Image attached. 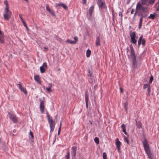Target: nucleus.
<instances>
[{
    "mask_svg": "<svg viewBox=\"0 0 159 159\" xmlns=\"http://www.w3.org/2000/svg\"><path fill=\"white\" fill-rule=\"evenodd\" d=\"M143 144L145 150L150 159H152V156L150 152L148 145L147 141L145 140L143 142Z\"/></svg>",
    "mask_w": 159,
    "mask_h": 159,
    "instance_id": "obj_1",
    "label": "nucleus"
},
{
    "mask_svg": "<svg viewBox=\"0 0 159 159\" xmlns=\"http://www.w3.org/2000/svg\"><path fill=\"white\" fill-rule=\"evenodd\" d=\"M12 13L9 10V8L5 9L4 13L3 14L4 19L7 20H8L11 18Z\"/></svg>",
    "mask_w": 159,
    "mask_h": 159,
    "instance_id": "obj_2",
    "label": "nucleus"
},
{
    "mask_svg": "<svg viewBox=\"0 0 159 159\" xmlns=\"http://www.w3.org/2000/svg\"><path fill=\"white\" fill-rule=\"evenodd\" d=\"M48 119L50 125V131L53 132L55 125V122L53 121L52 118H50L49 115H48Z\"/></svg>",
    "mask_w": 159,
    "mask_h": 159,
    "instance_id": "obj_3",
    "label": "nucleus"
},
{
    "mask_svg": "<svg viewBox=\"0 0 159 159\" xmlns=\"http://www.w3.org/2000/svg\"><path fill=\"white\" fill-rule=\"evenodd\" d=\"M130 36L131 38V42L136 45L137 41L135 39L136 32H134L130 34Z\"/></svg>",
    "mask_w": 159,
    "mask_h": 159,
    "instance_id": "obj_4",
    "label": "nucleus"
},
{
    "mask_svg": "<svg viewBox=\"0 0 159 159\" xmlns=\"http://www.w3.org/2000/svg\"><path fill=\"white\" fill-rule=\"evenodd\" d=\"M47 68V64L46 62H44L43 65L40 67V69L41 73H43L45 71V69Z\"/></svg>",
    "mask_w": 159,
    "mask_h": 159,
    "instance_id": "obj_5",
    "label": "nucleus"
},
{
    "mask_svg": "<svg viewBox=\"0 0 159 159\" xmlns=\"http://www.w3.org/2000/svg\"><path fill=\"white\" fill-rule=\"evenodd\" d=\"M132 66L134 69H136L138 68L136 58L132 59Z\"/></svg>",
    "mask_w": 159,
    "mask_h": 159,
    "instance_id": "obj_6",
    "label": "nucleus"
},
{
    "mask_svg": "<svg viewBox=\"0 0 159 159\" xmlns=\"http://www.w3.org/2000/svg\"><path fill=\"white\" fill-rule=\"evenodd\" d=\"M55 7L56 8H59L60 7H62L65 10H66L67 8V7L66 5L63 3H58L56 5Z\"/></svg>",
    "mask_w": 159,
    "mask_h": 159,
    "instance_id": "obj_7",
    "label": "nucleus"
},
{
    "mask_svg": "<svg viewBox=\"0 0 159 159\" xmlns=\"http://www.w3.org/2000/svg\"><path fill=\"white\" fill-rule=\"evenodd\" d=\"M9 115L10 116V119L14 123H16L17 121V118L14 115L11 114V113H9Z\"/></svg>",
    "mask_w": 159,
    "mask_h": 159,
    "instance_id": "obj_8",
    "label": "nucleus"
},
{
    "mask_svg": "<svg viewBox=\"0 0 159 159\" xmlns=\"http://www.w3.org/2000/svg\"><path fill=\"white\" fill-rule=\"evenodd\" d=\"M130 56L132 59L134 58H136V56L135 55V54L134 52V51L133 48L132 46H131L130 48Z\"/></svg>",
    "mask_w": 159,
    "mask_h": 159,
    "instance_id": "obj_9",
    "label": "nucleus"
},
{
    "mask_svg": "<svg viewBox=\"0 0 159 159\" xmlns=\"http://www.w3.org/2000/svg\"><path fill=\"white\" fill-rule=\"evenodd\" d=\"M77 147L76 146H73L72 148L71 154L72 156L75 157L76 155Z\"/></svg>",
    "mask_w": 159,
    "mask_h": 159,
    "instance_id": "obj_10",
    "label": "nucleus"
},
{
    "mask_svg": "<svg viewBox=\"0 0 159 159\" xmlns=\"http://www.w3.org/2000/svg\"><path fill=\"white\" fill-rule=\"evenodd\" d=\"M116 145L118 149V151L119 152L120 149V146L121 144V143L119 140L118 139H116Z\"/></svg>",
    "mask_w": 159,
    "mask_h": 159,
    "instance_id": "obj_11",
    "label": "nucleus"
},
{
    "mask_svg": "<svg viewBox=\"0 0 159 159\" xmlns=\"http://www.w3.org/2000/svg\"><path fill=\"white\" fill-rule=\"evenodd\" d=\"M97 3L99 8H103V6L105 4V2L102 0H98Z\"/></svg>",
    "mask_w": 159,
    "mask_h": 159,
    "instance_id": "obj_12",
    "label": "nucleus"
},
{
    "mask_svg": "<svg viewBox=\"0 0 159 159\" xmlns=\"http://www.w3.org/2000/svg\"><path fill=\"white\" fill-rule=\"evenodd\" d=\"M4 43V38L3 34L2 31H0V43Z\"/></svg>",
    "mask_w": 159,
    "mask_h": 159,
    "instance_id": "obj_13",
    "label": "nucleus"
},
{
    "mask_svg": "<svg viewBox=\"0 0 159 159\" xmlns=\"http://www.w3.org/2000/svg\"><path fill=\"white\" fill-rule=\"evenodd\" d=\"M136 10H142L143 9V7L139 2H138L136 6Z\"/></svg>",
    "mask_w": 159,
    "mask_h": 159,
    "instance_id": "obj_14",
    "label": "nucleus"
},
{
    "mask_svg": "<svg viewBox=\"0 0 159 159\" xmlns=\"http://www.w3.org/2000/svg\"><path fill=\"white\" fill-rule=\"evenodd\" d=\"M19 85V87L20 89L21 90V91H23L24 93L25 94H27V91L26 90L24 89L22 86L21 85L20 83H19V84H18Z\"/></svg>",
    "mask_w": 159,
    "mask_h": 159,
    "instance_id": "obj_15",
    "label": "nucleus"
},
{
    "mask_svg": "<svg viewBox=\"0 0 159 159\" xmlns=\"http://www.w3.org/2000/svg\"><path fill=\"white\" fill-rule=\"evenodd\" d=\"M40 110L42 112H43L44 111V103L43 101L41 102L40 103Z\"/></svg>",
    "mask_w": 159,
    "mask_h": 159,
    "instance_id": "obj_16",
    "label": "nucleus"
},
{
    "mask_svg": "<svg viewBox=\"0 0 159 159\" xmlns=\"http://www.w3.org/2000/svg\"><path fill=\"white\" fill-rule=\"evenodd\" d=\"M49 86L48 87H47L46 88V90L48 93H50L52 91L51 88L52 86V84L51 83H50L49 84Z\"/></svg>",
    "mask_w": 159,
    "mask_h": 159,
    "instance_id": "obj_17",
    "label": "nucleus"
},
{
    "mask_svg": "<svg viewBox=\"0 0 159 159\" xmlns=\"http://www.w3.org/2000/svg\"><path fill=\"white\" fill-rule=\"evenodd\" d=\"M85 102L86 104V106L87 108H88V102L89 101V96L87 93H85Z\"/></svg>",
    "mask_w": 159,
    "mask_h": 159,
    "instance_id": "obj_18",
    "label": "nucleus"
},
{
    "mask_svg": "<svg viewBox=\"0 0 159 159\" xmlns=\"http://www.w3.org/2000/svg\"><path fill=\"white\" fill-rule=\"evenodd\" d=\"M96 44L97 46H99L100 45V39L99 37L98 36L96 38Z\"/></svg>",
    "mask_w": 159,
    "mask_h": 159,
    "instance_id": "obj_19",
    "label": "nucleus"
},
{
    "mask_svg": "<svg viewBox=\"0 0 159 159\" xmlns=\"http://www.w3.org/2000/svg\"><path fill=\"white\" fill-rule=\"evenodd\" d=\"M94 7L93 6H92L89 9V14L90 16H91L92 15V12L94 11Z\"/></svg>",
    "mask_w": 159,
    "mask_h": 159,
    "instance_id": "obj_20",
    "label": "nucleus"
},
{
    "mask_svg": "<svg viewBox=\"0 0 159 159\" xmlns=\"http://www.w3.org/2000/svg\"><path fill=\"white\" fill-rule=\"evenodd\" d=\"M136 125L137 127L139 128H141L142 126V123L140 121H136Z\"/></svg>",
    "mask_w": 159,
    "mask_h": 159,
    "instance_id": "obj_21",
    "label": "nucleus"
},
{
    "mask_svg": "<svg viewBox=\"0 0 159 159\" xmlns=\"http://www.w3.org/2000/svg\"><path fill=\"white\" fill-rule=\"evenodd\" d=\"M143 16H142L140 18V20H139V29H140L142 25V21H143Z\"/></svg>",
    "mask_w": 159,
    "mask_h": 159,
    "instance_id": "obj_22",
    "label": "nucleus"
},
{
    "mask_svg": "<svg viewBox=\"0 0 159 159\" xmlns=\"http://www.w3.org/2000/svg\"><path fill=\"white\" fill-rule=\"evenodd\" d=\"M34 79L38 83H39L40 82V77L39 75H36L34 76Z\"/></svg>",
    "mask_w": 159,
    "mask_h": 159,
    "instance_id": "obj_23",
    "label": "nucleus"
},
{
    "mask_svg": "<svg viewBox=\"0 0 159 159\" xmlns=\"http://www.w3.org/2000/svg\"><path fill=\"white\" fill-rule=\"evenodd\" d=\"M128 103L127 102L124 103V107L125 108V110L126 112L127 111Z\"/></svg>",
    "mask_w": 159,
    "mask_h": 159,
    "instance_id": "obj_24",
    "label": "nucleus"
},
{
    "mask_svg": "<svg viewBox=\"0 0 159 159\" xmlns=\"http://www.w3.org/2000/svg\"><path fill=\"white\" fill-rule=\"evenodd\" d=\"M143 35H141L139 38V39L138 41V47H139L140 45V44L141 43V41L142 40V39L143 38Z\"/></svg>",
    "mask_w": 159,
    "mask_h": 159,
    "instance_id": "obj_25",
    "label": "nucleus"
},
{
    "mask_svg": "<svg viewBox=\"0 0 159 159\" xmlns=\"http://www.w3.org/2000/svg\"><path fill=\"white\" fill-rule=\"evenodd\" d=\"M4 3L6 5L5 9H8L9 8L8 3L7 1L5 0L4 2Z\"/></svg>",
    "mask_w": 159,
    "mask_h": 159,
    "instance_id": "obj_26",
    "label": "nucleus"
},
{
    "mask_svg": "<svg viewBox=\"0 0 159 159\" xmlns=\"http://www.w3.org/2000/svg\"><path fill=\"white\" fill-rule=\"evenodd\" d=\"M66 159H70V152L68 150L67 152V155L65 156Z\"/></svg>",
    "mask_w": 159,
    "mask_h": 159,
    "instance_id": "obj_27",
    "label": "nucleus"
},
{
    "mask_svg": "<svg viewBox=\"0 0 159 159\" xmlns=\"http://www.w3.org/2000/svg\"><path fill=\"white\" fill-rule=\"evenodd\" d=\"M91 54V51L89 49H88L86 51V56L89 57L90 56Z\"/></svg>",
    "mask_w": 159,
    "mask_h": 159,
    "instance_id": "obj_28",
    "label": "nucleus"
},
{
    "mask_svg": "<svg viewBox=\"0 0 159 159\" xmlns=\"http://www.w3.org/2000/svg\"><path fill=\"white\" fill-rule=\"evenodd\" d=\"M52 16H55L56 15L55 14L54 11L52 10H50L49 11H48Z\"/></svg>",
    "mask_w": 159,
    "mask_h": 159,
    "instance_id": "obj_29",
    "label": "nucleus"
},
{
    "mask_svg": "<svg viewBox=\"0 0 159 159\" xmlns=\"http://www.w3.org/2000/svg\"><path fill=\"white\" fill-rule=\"evenodd\" d=\"M66 42L70 43V44H75V42H74V41H73L71 40H70L69 39H67L66 40Z\"/></svg>",
    "mask_w": 159,
    "mask_h": 159,
    "instance_id": "obj_30",
    "label": "nucleus"
},
{
    "mask_svg": "<svg viewBox=\"0 0 159 159\" xmlns=\"http://www.w3.org/2000/svg\"><path fill=\"white\" fill-rule=\"evenodd\" d=\"M150 86V85L149 84H144L143 86V89H145L146 88H148Z\"/></svg>",
    "mask_w": 159,
    "mask_h": 159,
    "instance_id": "obj_31",
    "label": "nucleus"
},
{
    "mask_svg": "<svg viewBox=\"0 0 159 159\" xmlns=\"http://www.w3.org/2000/svg\"><path fill=\"white\" fill-rule=\"evenodd\" d=\"M62 123V120H61V121H60V126L59 128V130H58V135L60 134V133L61 132V130Z\"/></svg>",
    "mask_w": 159,
    "mask_h": 159,
    "instance_id": "obj_32",
    "label": "nucleus"
},
{
    "mask_svg": "<svg viewBox=\"0 0 159 159\" xmlns=\"http://www.w3.org/2000/svg\"><path fill=\"white\" fill-rule=\"evenodd\" d=\"M148 18L154 20L155 18V15L154 14H151Z\"/></svg>",
    "mask_w": 159,
    "mask_h": 159,
    "instance_id": "obj_33",
    "label": "nucleus"
},
{
    "mask_svg": "<svg viewBox=\"0 0 159 159\" xmlns=\"http://www.w3.org/2000/svg\"><path fill=\"white\" fill-rule=\"evenodd\" d=\"M146 41L145 39H142L141 41L142 44L143 46H144L145 44Z\"/></svg>",
    "mask_w": 159,
    "mask_h": 159,
    "instance_id": "obj_34",
    "label": "nucleus"
},
{
    "mask_svg": "<svg viewBox=\"0 0 159 159\" xmlns=\"http://www.w3.org/2000/svg\"><path fill=\"white\" fill-rule=\"evenodd\" d=\"M94 141L97 144H98L99 143V139L97 137H96L95 138Z\"/></svg>",
    "mask_w": 159,
    "mask_h": 159,
    "instance_id": "obj_35",
    "label": "nucleus"
},
{
    "mask_svg": "<svg viewBox=\"0 0 159 159\" xmlns=\"http://www.w3.org/2000/svg\"><path fill=\"white\" fill-rule=\"evenodd\" d=\"M103 159H107V154L105 152L103 153Z\"/></svg>",
    "mask_w": 159,
    "mask_h": 159,
    "instance_id": "obj_36",
    "label": "nucleus"
},
{
    "mask_svg": "<svg viewBox=\"0 0 159 159\" xmlns=\"http://www.w3.org/2000/svg\"><path fill=\"white\" fill-rule=\"evenodd\" d=\"M155 1V0H150L148 2V3L151 5H152L154 3Z\"/></svg>",
    "mask_w": 159,
    "mask_h": 159,
    "instance_id": "obj_37",
    "label": "nucleus"
},
{
    "mask_svg": "<svg viewBox=\"0 0 159 159\" xmlns=\"http://www.w3.org/2000/svg\"><path fill=\"white\" fill-rule=\"evenodd\" d=\"M22 23H23V24L24 25L26 29L27 30H28V28L26 25V24L25 22L24 21H23V22H22Z\"/></svg>",
    "mask_w": 159,
    "mask_h": 159,
    "instance_id": "obj_38",
    "label": "nucleus"
},
{
    "mask_svg": "<svg viewBox=\"0 0 159 159\" xmlns=\"http://www.w3.org/2000/svg\"><path fill=\"white\" fill-rule=\"evenodd\" d=\"M153 80V77L152 76H151L150 77L149 81V83H152V81Z\"/></svg>",
    "mask_w": 159,
    "mask_h": 159,
    "instance_id": "obj_39",
    "label": "nucleus"
},
{
    "mask_svg": "<svg viewBox=\"0 0 159 159\" xmlns=\"http://www.w3.org/2000/svg\"><path fill=\"white\" fill-rule=\"evenodd\" d=\"M147 91L148 92V95L149 96L150 93V91H151V87H150V86L149 87L147 88Z\"/></svg>",
    "mask_w": 159,
    "mask_h": 159,
    "instance_id": "obj_40",
    "label": "nucleus"
},
{
    "mask_svg": "<svg viewBox=\"0 0 159 159\" xmlns=\"http://www.w3.org/2000/svg\"><path fill=\"white\" fill-rule=\"evenodd\" d=\"M125 140L127 142L128 144L129 143V140L127 137H124Z\"/></svg>",
    "mask_w": 159,
    "mask_h": 159,
    "instance_id": "obj_41",
    "label": "nucleus"
},
{
    "mask_svg": "<svg viewBox=\"0 0 159 159\" xmlns=\"http://www.w3.org/2000/svg\"><path fill=\"white\" fill-rule=\"evenodd\" d=\"M46 10L48 11H49V10L51 9L49 8V5L47 4L46 5Z\"/></svg>",
    "mask_w": 159,
    "mask_h": 159,
    "instance_id": "obj_42",
    "label": "nucleus"
},
{
    "mask_svg": "<svg viewBox=\"0 0 159 159\" xmlns=\"http://www.w3.org/2000/svg\"><path fill=\"white\" fill-rule=\"evenodd\" d=\"M30 135L31 136V137L32 139L34 138L33 134V132H32L31 130H30Z\"/></svg>",
    "mask_w": 159,
    "mask_h": 159,
    "instance_id": "obj_43",
    "label": "nucleus"
},
{
    "mask_svg": "<svg viewBox=\"0 0 159 159\" xmlns=\"http://www.w3.org/2000/svg\"><path fill=\"white\" fill-rule=\"evenodd\" d=\"M122 131L123 132L125 133V134L126 135H128V134L127 132H126L125 128L122 129Z\"/></svg>",
    "mask_w": 159,
    "mask_h": 159,
    "instance_id": "obj_44",
    "label": "nucleus"
},
{
    "mask_svg": "<svg viewBox=\"0 0 159 159\" xmlns=\"http://www.w3.org/2000/svg\"><path fill=\"white\" fill-rule=\"evenodd\" d=\"M88 71L89 73V74L88 75L90 77H92V74L91 72L90 71V70L89 69L88 70Z\"/></svg>",
    "mask_w": 159,
    "mask_h": 159,
    "instance_id": "obj_45",
    "label": "nucleus"
},
{
    "mask_svg": "<svg viewBox=\"0 0 159 159\" xmlns=\"http://www.w3.org/2000/svg\"><path fill=\"white\" fill-rule=\"evenodd\" d=\"M74 39L75 40V41H74V42H75V43H77L78 39V38L76 37V36H75L74 37Z\"/></svg>",
    "mask_w": 159,
    "mask_h": 159,
    "instance_id": "obj_46",
    "label": "nucleus"
},
{
    "mask_svg": "<svg viewBox=\"0 0 159 159\" xmlns=\"http://www.w3.org/2000/svg\"><path fill=\"white\" fill-rule=\"evenodd\" d=\"M19 17L20 18V20H21L22 22H23V21H24L21 14H20L19 15Z\"/></svg>",
    "mask_w": 159,
    "mask_h": 159,
    "instance_id": "obj_47",
    "label": "nucleus"
},
{
    "mask_svg": "<svg viewBox=\"0 0 159 159\" xmlns=\"http://www.w3.org/2000/svg\"><path fill=\"white\" fill-rule=\"evenodd\" d=\"M158 6L157 7V11H159V1H158L157 2Z\"/></svg>",
    "mask_w": 159,
    "mask_h": 159,
    "instance_id": "obj_48",
    "label": "nucleus"
},
{
    "mask_svg": "<svg viewBox=\"0 0 159 159\" xmlns=\"http://www.w3.org/2000/svg\"><path fill=\"white\" fill-rule=\"evenodd\" d=\"M121 127L122 129L125 128V125L124 124H122L121 125Z\"/></svg>",
    "mask_w": 159,
    "mask_h": 159,
    "instance_id": "obj_49",
    "label": "nucleus"
},
{
    "mask_svg": "<svg viewBox=\"0 0 159 159\" xmlns=\"http://www.w3.org/2000/svg\"><path fill=\"white\" fill-rule=\"evenodd\" d=\"M119 15L120 16H121V17H122V14L121 12H120L119 13Z\"/></svg>",
    "mask_w": 159,
    "mask_h": 159,
    "instance_id": "obj_50",
    "label": "nucleus"
},
{
    "mask_svg": "<svg viewBox=\"0 0 159 159\" xmlns=\"http://www.w3.org/2000/svg\"><path fill=\"white\" fill-rule=\"evenodd\" d=\"M134 11V10L133 9H132L131 12V14H132Z\"/></svg>",
    "mask_w": 159,
    "mask_h": 159,
    "instance_id": "obj_51",
    "label": "nucleus"
},
{
    "mask_svg": "<svg viewBox=\"0 0 159 159\" xmlns=\"http://www.w3.org/2000/svg\"><path fill=\"white\" fill-rule=\"evenodd\" d=\"M120 92L121 93H122L123 92V89L121 87L120 88Z\"/></svg>",
    "mask_w": 159,
    "mask_h": 159,
    "instance_id": "obj_52",
    "label": "nucleus"
},
{
    "mask_svg": "<svg viewBox=\"0 0 159 159\" xmlns=\"http://www.w3.org/2000/svg\"><path fill=\"white\" fill-rule=\"evenodd\" d=\"M83 3H86V0H83Z\"/></svg>",
    "mask_w": 159,
    "mask_h": 159,
    "instance_id": "obj_53",
    "label": "nucleus"
},
{
    "mask_svg": "<svg viewBox=\"0 0 159 159\" xmlns=\"http://www.w3.org/2000/svg\"><path fill=\"white\" fill-rule=\"evenodd\" d=\"M44 50H47L48 49V48L46 47H44Z\"/></svg>",
    "mask_w": 159,
    "mask_h": 159,
    "instance_id": "obj_54",
    "label": "nucleus"
},
{
    "mask_svg": "<svg viewBox=\"0 0 159 159\" xmlns=\"http://www.w3.org/2000/svg\"><path fill=\"white\" fill-rule=\"evenodd\" d=\"M136 14L135 13L134 14V17H133V18H134L135 17V16H136Z\"/></svg>",
    "mask_w": 159,
    "mask_h": 159,
    "instance_id": "obj_55",
    "label": "nucleus"
},
{
    "mask_svg": "<svg viewBox=\"0 0 159 159\" xmlns=\"http://www.w3.org/2000/svg\"><path fill=\"white\" fill-rule=\"evenodd\" d=\"M112 15H113V19H114V14H112Z\"/></svg>",
    "mask_w": 159,
    "mask_h": 159,
    "instance_id": "obj_56",
    "label": "nucleus"
},
{
    "mask_svg": "<svg viewBox=\"0 0 159 159\" xmlns=\"http://www.w3.org/2000/svg\"><path fill=\"white\" fill-rule=\"evenodd\" d=\"M96 85H95V86H94V88L95 89H96Z\"/></svg>",
    "mask_w": 159,
    "mask_h": 159,
    "instance_id": "obj_57",
    "label": "nucleus"
},
{
    "mask_svg": "<svg viewBox=\"0 0 159 159\" xmlns=\"http://www.w3.org/2000/svg\"><path fill=\"white\" fill-rule=\"evenodd\" d=\"M137 10H136V11H135V13H135V14H137Z\"/></svg>",
    "mask_w": 159,
    "mask_h": 159,
    "instance_id": "obj_58",
    "label": "nucleus"
},
{
    "mask_svg": "<svg viewBox=\"0 0 159 159\" xmlns=\"http://www.w3.org/2000/svg\"><path fill=\"white\" fill-rule=\"evenodd\" d=\"M60 70V69H58V70Z\"/></svg>",
    "mask_w": 159,
    "mask_h": 159,
    "instance_id": "obj_59",
    "label": "nucleus"
}]
</instances>
